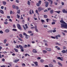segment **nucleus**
<instances>
[{"mask_svg":"<svg viewBox=\"0 0 67 67\" xmlns=\"http://www.w3.org/2000/svg\"><path fill=\"white\" fill-rule=\"evenodd\" d=\"M34 63L35 65L36 66H37L38 64H37V62H33Z\"/></svg>","mask_w":67,"mask_h":67,"instance_id":"nucleus-11","label":"nucleus"},{"mask_svg":"<svg viewBox=\"0 0 67 67\" xmlns=\"http://www.w3.org/2000/svg\"><path fill=\"white\" fill-rule=\"evenodd\" d=\"M2 60L3 62H4L5 61V59H2Z\"/></svg>","mask_w":67,"mask_h":67,"instance_id":"nucleus-52","label":"nucleus"},{"mask_svg":"<svg viewBox=\"0 0 67 67\" xmlns=\"http://www.w3.org/2000/svg\"><path fill=\"white\" fill-rule=\"evenodd\" d=\"M56 30H53V33H54L55 32H56Z\"/></svg>","mask_w":67,"mask_h":67,"instance_id":"nucleus-44","label":"nucleus"},{"mask_svg":"<svg viewBox=\"0 0 67 67\" xmlns=\"http://www.w3.org/2000/svg\"><path fill=\"white\" fill-rule=\"evenodd\" d=\"M28 33H32V31H28Z\"/></svg>","mask_w":67,"mask_h":67,"instance_id":"nucleus-50","label":"nucleus"},{"mask_svg":"<svg viewBox=\"0 0 67 67\" xmlns=\"http://www.w3.org/2000/svg\"><path fill=\"white\" fill-rule=\"evenodd\" d=\"M6 42H7V40L5 39L4 40V44H5Z\"/></svg>","mask_w":67,"mask_h":67,"instance_id":"nucleus-34","label":"nucleus"},{"mask_svg":"<svg viewBox=\"0 0 67 67\" xmlns=\"http://www.w3.org/2000/svg\"><path fill=\"white\" fill-rule=\"evenodd\" d=\"M56 44V45H59V46L61 45V44L58 43H55Z\"/></svg>","mask_w":67,"mask_h":67,"instance_id":"nucleus-35","label":"nucleus"},{"mask_svg":"<svg viewBox=\"0 0 67 67\" xmlns=\"http://www.w3.org/2000/svg\"><path fill=\"white\" fill-rule=\"evenodd\" d=\"M62 52L63 53H66V51H65V50H63L62 51V52Z\"/></svg>","mask_w":67,"mask_h":67,"instance_id":"nucleus-29","label":"nucleus"},{"mask_svg":"<svg viewBox=\"0 0 67 67\" xmlns=\"http://www.w3.org/2000/svg\"><path fill=\"white\" fill-rule=\"evenodd\" d=\"M36 13H38V15H39V14H38V11H37V10H36Z\"/></svg>","mask_w":67,"mask_h":67,"instance_id":"nucleus-45","label":"nucleus"},{"mask_svg":"<svg viewBox=\"0 0 67 67\" xmlns=\"http://www.w3.org/2000/svg\"><path fill=\"white\" fill-rule=\"evenodd\" d=\"M10 14H12V11H11L10 12Z\"/></svg>","mask_w":67,"mask_h":67,"instance_id":"nucleus-63","label":"nucleus"},{"mask_svg":"<svg viewBox=\"0 0 67 67\" xmlns=\"http://www.w3.org/2000/svg\"><path fill=\"white\" fill-rule=\"evenodd\" d=\"M55 12H56L57 13H58V14H59V13H60V11H55Z\"/></svg>","mask_w":67,"mask_h":67,"instance_id":"nucleus-18","label":"nucleus"},{"mask_svg":"<svg viewBox=\"0 0 67 67\" xmlns=\"http://www.w3.org/2000/svg\"><path fill=\"white\" fill-rule=\"evenodd\" d=\"M48 11H49V10H51V8H48Z\"/></svg>","mask_w":67,"mask_h":67,"instance_id":"nucleus-56","label":"nucleus"},{"mask_svg":"<svg viewBox=\"0 0 67 67\" xmlns=\"http://www.w3.org/2000/svg\"><path fill=\"white\" fill-rule=\"evenodd\" d=\"M32 52L33 53H37V51L36 49H33Z\"/></svg>","mask_w":67,"mask_h":67,"instance_id":"nucleus-7","label":"nucleus"},{"mask_svg":"<svg viewBox=\"0 0 67 67\" xmlns=\"http://www.w3.org/2000/svg\"><path fill=\"white\" fill-rule=\"evenodd\" d=\"M42 52L43 54H46V53L47 52V51L46 50H43Z\"/></svg>","mask_w":67,"mask_h":67,"instance_id":"nucleus-9","label":"nucleus"},{"mask_svg":"<svg viewBox=\"0 0 67 67\" xmlns=\"http://www.w3.org/2000/svg\"><path fill=\"white\" fill-rule=\"evenodd\" d=\"M13 27L14 28H15V27H15V25H13Z\"/></svg>","mask_w":67,"mask_h":67,"instance_id":"nucleus-64","label":"nucleus"},{"mask_svg":"<svg viewBox=\"0 0 67 67\" xmlns=\"http://www.w3.org/2000/svg\"><path fill=\"white\" fill-rule=\"evenodd\" d=\"M18 40H20V41H23V40L21 38H20V37H19L18 38Z\"/></svg>","mask_w":67,"mask_h":67,"instance_id":"nucleus-24","label":"nucleus"},{"mask_svg":"<svg viewBox=\"0 0 67 67\" xmlns=\"http://www.w3.org/2000/svg\"><path fill=\"white\" fill-rule=\"evenodd\" d=\"M30 2L29 1H28V2H27V4L28 5H30Z\"/></svg>","mask_w":67,"mask_h":67,"instance_id":"nucleus-23","label":"nucleus"},{"mask_svg":"<svg viewBox=\"0 0 67 67\" xmlns=\"http://www.w3.org/2000/svg\"><path fill=\"white\" fill-rule=\"evenodd\" d=\"M46 4V7H47L48 5V2H47L46 1L44 2Z\"/></svg>","mask_w":67,"mask_h":67,"instance_id":"nucleus-4","label":"nucleus"},{"mask_svg":"<svg viewBox=\"0 0 67 67\" xmlns=\"http://www.w3.org/2000/svg\"><path fill=\"white\" fill-rule=\"evenodd\" d=\"M0 33H3V31H2L1 30L0 31Z\"/></svg>","mask_w":67,"mask_h":67,"instance_id":"nucleus-53","label":"nucleus"},{"mask_svg":"<svg viewBox=\"0 0 67 67\" xmlns=\"http://www.w3.org/2000/svg\"><path fill=\"white\" fill-rule=\"evenodd\" d=\"M0 12L1 13H2V14H3V11H2V10H0Z\"/></svg>","mask_w":67,"mask_h":67,"instance_id":"nucleus-19","label":"nucleus"},{"mask_svg":"<svg viewBox=\"0 0 67 67\" xmlns=\"http://www.w3.org/2000/svg\"><path fill=\"white\" fill-rule=\"evenodd\" d=\"M17 18H18V19H20V15H18V14L17 15Z\"/></svg>","mask_w":67,"mask_h":67,"instance_id":"nucleus-28","label":"nucleus"},{"mask_svg":"<svg viewBox=\"0 0 67 67\" xmlns=\"http://www.w3.org/2000/svg\"><path fill=\"white\" fill-rule=\"evenodd\" d=\"M35 28V27H31V29H34Z\"/></svg>","mask_w":67,"mask_h":67,"instance_id":"nucleus-43","label":"nucleus"},{"mask_svg":"<svg viewBox=\"0 0 67 67\" xmlns=\"http://www.w3.org/2000/svg\"><path fill=\"white\" fill-rule=\"evenodd\" d=\"M51 4H53V1H51Z\"/></svg>","mask_w":67,"mask_h":67,"instance_id":"nucleus-57","label":"nucleus"},{"mask_svg":"<svg viewBox=\"0 0 67 67\" xmlns=\"http://www.w3.org/2000/svg\"><path fill=\"white\" fill-rule=\"evenodd\" d=\"M27 24H26L25 25V26H26V29H27L29 27H28V26H27Z\"/></svg>","mask_w":67,"mask_h":67,"instance_id":"nucleus-17","label":"nucleus"},{"mask_svg":"<svg viewBox=\"0 0 67 67\" xmlns=\"http://www.w3.org/2000/svg\"><path fill=\"white\" fill-rule=\"evenodd\" d=\"M44 60L43 59L40 60V62H41V63H43V62H44Z\"/></svg>","mask_w":67,"mask_h":67,"instance_id":"nucleus-30","label":"nucleus"},{"mask_svg":"<svg viewBox=\"0 0 67 67\" xmlns=\"http://www.w3.org/2000/svg\"><path fill=\"white\" fill-rule=\"evenodd\" d=\"M3 3L4 5H5V4H6V2L3 1Z\"/></svg>","mask_w":67,"mask_h":67,"instance_id":"nucleus-22","label":"nucleus"},{"mask_svg":"<svg viewBox=\"0 0 67 67\" xmlns=\"http://www.w3.org/2000/svg\"><path fill=\"white\" fill-rule=\"evenodd\" d=\"M15 1L17 3H19V1L18 0H16Z\"/></svg>","mask_w":67,"mask_h":67,"instance_id":"nucleus-39","label":"nucleus"},{"mask_svg":"<svg viewBox=\"0 0 67 67\" xmlns=\"http://www.w3.org/2000/svg\"><path fill=\"white\" fill-rule=\"evenodd\" d=\"M19 59H15V60H14V63H17V62H19Z\"/></svg>","mask_w":67,"mask_h":67,"instance_id":"nucleus-5","label":"nucleus"},{"mask_svg":"<svg viewBox=\"0 0 67 67\" xmlns=\"http://www.w3.org/2000/svg\"><path fill=\"white\" fill-rule=\"evenodd\" d=\"M52 25H53V24H55V22H53L52 23Z\"/></svg>","mask_w":67,"mask_h":67,"instance_id":"nucleus-55","label":"nucleus"},{"mask_svg":"<svg viewBox=\"0 0 67 67\" xmlns=\"http://www.w3.org/2000/svg\"><path fill=\"white\" fill-rule=\"evenodd\" d=\"M57 59H59V60H61L62 61H63V60L62 59V58H60V57H58L57 58Z\"/></svg>","mask_w":67,"mask_h":67,"instance_id":"nucleus-8","label":"nucleus"},{"mask_svg":"<svg viewBox=\"0 0 67 67\" xmlns=\"http://www.w3.org/2000/svg\"><path fill=\"white\" fill-rule=\"evenodd\" d=\"M44 18H47V16L46 15H44Z\"/></svg>","mask_w":67,"mask_h":67,"instance_id":"nucleus-21","label":"nucleus"},{"mask_svg":"<svg viewBox=\"0 0 67 67\" xmlns=\"http://www.w3.org/2000/svg\"><path fill=\"white\" fill-rule=\"evenodd\" d=\"M16 48H19V46H16L15 47Z\"/></svg>","mask_w":67,"mask_h":67,"instance_id":"nucleus-48","label":"nucleus"},{"mask_svg":"<svg viewBox=\"0 0 67 67\" xmlns=\"http://www.w3.org/2000/svg\"><path fill=\"white\" fill-rule=\"evenodd\" d=\"M49 67H53V65L52 64H49Z\"/></svg>","mask_w":67,"mask_h":67,"instance_id":"nucleus-13","label":"nucleus"},{"mask_svg":"<svg viewBox=\"0 0 67 67\" xmlns=\"http://www.w3.org/2000/svg\"><path fill=\"white\" fill-rule=\"evenodd\" d=\"M48 20H49V19H46V20L47 21V22H48Z\"/></svg>","mask_w":67,"mask_h":67,"instance_id":"nucleus-60","label":"nucleus"},{"mask_svg":"<svg viewBox=\"0 0 67 67\" xmlns=\"http://www.w3.org/2000/svg\"><path fill=\"white\" fill-rule=\"evenodd\" d=\"M22 66H25V64L24 63H23L22 64Z\"/></svg>","mask_w":67,"mask_h":67,"instance_id":"nucleus-37","label":"nucleus"},{"mask_svg":"<svg viewBox=\"0 0 67 67\" xmlns=\"http://www.w3.org/2000/svg\"><path fill=\"white\" fill-rule=\"evenodd\" d=\"M19 7H18V6H16V9L17 10H18L19 9Z\"/></svg>","mask_w":67,"mask_h":67,"instance_id":"nucleus-41","label":"nucleus"},{"mask_svg":"<svg viewBox=\"0 0 67 67\" xmlns=\"http://www.w3.org/2000/svg\"><path fill=\"white\" fill-rule=\"evenodd\" d=\"M7 19H10V16H7Z\"/></svg>","mask_w":67,"mask_h":67,"instance_id":"nucleus-40","label":"nucleus"},{"mask_svg":"<svg viewBox=\"0 0 67 67\" xmlns=\"http://www.w3.org/2000/svg\"><path fill=\"white\" fill-rule=\"evenodd\" d=\"M4 8V7L2 6L1 7V9H3Z\"/></svg>","mask_w":67,"mask_h":67,"instance_id":"nucleus-61","label":"nucleus"},{"mask_svg":"<svg viewBox=\"0 0 67 67\" xmlns=\"http://www.w3.org/2000/svg\"><path fill=\"white\" fill-rule=\"evenodd\" d=\"M60 22L62 24H61V27H64L65 29H67V25L65 22L63 20H61L60 21Z\"/></svg>","mask_w":67,"mask_h":67,"instance_id":"nucleus-1","label":"nucleus"},{"mask_svg":"<svg viewBox=\"0 0 67 67\" xmlns=\"http://www.w3.org/2000/svg\"><path fill=\"white\" fill-rule=\"evenodd\" d=\"M12 7L13 9H15V5H13Z\"/></svg>","mask_w":67,"mask_h":67,"instance_id":"nucleus-25","label":"nucleus"},{"mask_svg":"<svg viewBox=\"0 0 67 67\" xmlns=\"http://www.w3.org/2000/svg\"><path fill=\"white\" fill-rule=\"evenodd\" d=\"M43 25L44 27H47V26L46 25Z\"/></svg>","mask_w":67,"mask_h":67,"instance_id":"nucleus-49","label":"nucleus"},{"mask_svg":"<svg viewBox=\"0 0 67 67\" xmlns=\"http://www.w3.org/2000/svg\"><path fill=\"white\" fill-rule=\"evenodd\" d=\"M55 38H56V39H58V36L57 35L55 36Z\"/></svg>","mask_w":67,"mask_h":67,"instance_id":"nucleus-47","label":"nucleus"},{"mask_svg":"<svg viewBox=\"0 0 67 67\" xmlns=\"http://www.w3.org/2000/svg\"><path fill=\"white\" fill-rule=\"evenodd\" d=\"M24 35H25V36H26V35H26V33H25V32L24 33Z\"/></svg>","mask_w":67,"mask_h":67,"instance_id":"nucleus-54","label":"nucleus"},{"mask_svg":"<svg viewBox=\"0 0 67 67\" xmlns=\"http://www.w3.org/2000/svg\"><path fill=\"white\" fill-rule=\"evenodd\" d=\"M66 47L64 46L63 47V49H66Z\"/></svg>","mask_w":67,"mask_h":67,"instance_id":"nucleus-46","label":"nucleus"},{"mask_svg":"<svg viewBox=\"0 0 67 67\" xmlns=\"http://www.w3.org/2000/svg\"><path fill=\"white\" fill-rule=\"evenodd\" d=\"M35 30L36 32H38V30L37 29V26H35Z\"/></svg>","mask_w":67,"mask_h":67,"instance_id":"nucleus-10","label":"nucleus"},{"mask_svg":"<svg viewBox=\"0 0 67 67\" xmlns=\"http://www.w3.org/2000/svg\"><path fill=\"white\" fill-rule=\"evenodd\" d=\"M57 49H58V50H60V48L59 47H58L57 48Z\"/></svg>","mask_w":67,"mask_h":67,"instance_id":"nucleus-51","label":"nucleus"},{"mask_svg":"<svg viewBox=\"0 0 67 67\" xmlns=\"http://www.w3.org/2000/svg\"><path fill=\"white\" fill-rule=\"evenodd\" d=\"M42 10V8L41 7H39L38 9V11H41Z\"/></svg>","mask_w":67,"mask_h":67,"instance_id":"nucleus-12","label":"nucleus"},{"mask_svg":"<svg viewBox=\"0 0 67 67\" xmlns=\"http://www.w3.org/2000/svg\"><path fill=\"white\" fill-rule=\"evenodd\" d=\"M17 26L19 29V30H21L22 29V28H21V26L20 25V24H18L17 25Z\"/></svg>","mask_w":67,"mask_h":67,"instance_id":"nucleus-2","label":"nucleus"},{"mask_svg":"<svg viewBox=\"0 0 67 67\" xmlns=\"http://www.w3.org/2000/svg\"><path fill=\"white\" fill-rule=\"evenodd\" d=\"M17 13L19 14V13H20V10H18Z\"/></svg>","mask_w":67,"mask_h":67,"instance_id":"nucleus-32","label":"nucleus"},{"mask_svg":"<svg viewBox=\"0 0 67 67\" xmlns=\"http://www.w3.org/2000/svg\"><path fill=\"white\" fill-rule=\"evenodd\" d=\"M14 49L15 51V52H19V51L18 50V49H17L14 48Z\"/></svg>","mask_w":67,"mask_h":67,"instance_id":"nucleus-14","label":"nucleus"},{"mask_svg":"<svg viewBox=\"0 0 67 67\" xmlns=\"http://www.w3.org/2000/svg\"><path fill=\"white\" fill-rule=\"evenodd\" d=\"M41 59V58L40 57H38L37 58V59Z\"/></svg>","mask_w":67,"mask_h":67,"instance_id":"nucleus-62","label":"nucleus"},{"mask_svg":"<svg viewBox=\"0 0 67 67\" xmlns=\"http://www.w3.org/2000/svg\"><path fill=\"white\" fill-rule=\"evenodd\" d=\"M20 37H21V38H23V36H22V35L21 34H20L19 35Z\"/></svg>","mask_w":67,"mask_h":67,"instance_id":"nucleus-33","label":"nucleus"},{"mask_svg":"<svg viewBox=\"0 0 67 67\" xmlns=\"http://www.w3.org/2000/svg\"><path fill=\"white\" fill-rule=\"evenodd\" d=\"M19 47L20 48V49H23V48L22 47V46L21 45H19Z\"/></svg>","mask_w":67,"mask_h":67,"instance_id":"nucleus-15","label":"nucleus"},{"mask_svg":"<svg viewBox=\"0 0 67 67\" xmlns=\"http://www.w3.org/2000/svg\"><path fill=\"white\" fill-rule=\"evenodd\" d=\"M58 64L59 65L61 66H62V64H61V63H60L59 62H58Z\"/></svg>","mask_w":67,"mask_h":67,"instance_id":"nucleus-38","label":"nucleus"},{"mask_svg":"<svg viewBox=\"0 0 67 67\" xmlns=\"http://www.w3.org/2000/svg\"><path fill=\"white\" fill-rule=\"evenodd\" d=\"M51 37L52 38H53V39H55V37L53 36H51Z\"/></svg>","mask_w":67,"mask_h":67,"instance_id":"nucleus-42","label":"nucleus"},{"mask_svg":"<svg viewBox=\"0 0 67 67\" xmlns=\"http://www.w3.org/2000/svg\"><path fill=\"white\" fill-rule=\"evenodd\" d=\"M62 12L63 13H67V11H66V10H65V9H63L62 10Z\"/></svg>","mask_w":67,"mask_h":67,"instance_id":"nucleus-6","label":"nucleus"},{"mask_svg":"<svg viewBox=\"0 0 67 67\" xmlns=\"http://www.w3.org/2000/svg\"><path fill=\"white\" fill-rule=\"evenodd\" d=\"M21 49V52H24V50H23V49Z\"/></svg>","mask_w":67,"mask_h":67,"instance_id":"nucleus-58","label":"nucleus"},{"mask_svg":"<svg viewBox=\"0 0 67 67\" xmlns=\"http://www.w3.org/2000/svg\"><path fill=\"white\" fill-rule=\"evenodd\" d=\"M54 12V11L53 10H51L50 11V13H51V14H52V13H53Z\"/></svg>","mask_w":67,"mask_h":67,"instance_id":"nucleus-16","label":"nucleus"},{"mask_svg":"<svg viewBox=\"0 0 67 67\" xmlns=\"http://www.w3.org/2000/svg\"><path fill=\"white\" fill-rule=\"evenodd\" d=\"M5 31L7 33H8V32H9V29H6Z\"/></svg>","mask_w":67,"mask_h":67,"instance_id":"nucleus-27","label":"nucleus"},{"mask_svg":"<svg viewBox=\"0 0 67 67\" xmlns=\"http://www.w3.org/2000/svg\"><path fill=\"white\" fill-rule=\"evenodd\" d=\"M36 5L37 6H38V7H39L40 6V4L38 3H37L36 4Z\"/></svg>","mask_w":67,"mask_h":67,"instance_id":"nucleus-31","label":"nucleus"},{"mask_svg":"<svg viewBox=\"0 0 67 67\" xmlns=\"http://www.w3.org/2000/svg\"><path fill=\"white\" fill-rule=\"evenodd\" d=\"M8 24V22H4V24Z\"/></svg>","mask_w":67,"mask_h":67,"instance_id":"nucleus-59","label":"nucleus"},{"mask_svg":"<svg viewBox=\"0 0 67 67\" xmlns=\"http://www.w3.org/2000/svg\"><path fill=\"white\" fill-rule=\"evenodd\" d=\"M29 37V36L27 35L26 36V38H28Z\"/></svg>","mask_w":67,"mask_h":67,"instance_id":"nucleus-36","label":"nucleus"},{"mask_svg":"<svg viewBox=\"0 0 67 67\" xmlns=\"http://www.w3.org/2000/svg\"><path fill=\"white\" fill-rule=\"evenodd\" d=\"M12 30L13 31H17V30H16V29H13Z\"/></svg>","mask_w":67,"mask_h":67,"instance_id":"nucleus-26","label":"nucleus"},{"mask_svg":"<svg viewBox=\"0 0 67 67\" xmlns=\"http://www.w3.org/2000/svg\"><path fill=\"white\" fill-rule=\"evenodd\" d=\"M41 3H42V1H38V3L40 4H41Z\"/></svg>","mask_w":67,"mask_h":67,"instance_id":"nucleus-20","label":"nucleus"},{"mask_svg":"<svg viewBox=\"0 0 67 67\" xmlns=\"http://www.w3.org/2000/svg\"><path fill=\"white\" fill-rule=\"evenodd\" d=\"M45 49L47 51H48V52H51V51H52V49H51L50 48H46Z\"/></svg>","mask_w":67,"mask_h":67,"instance_id":"nucleus-3","label":"nucleus"}]
</instances>
